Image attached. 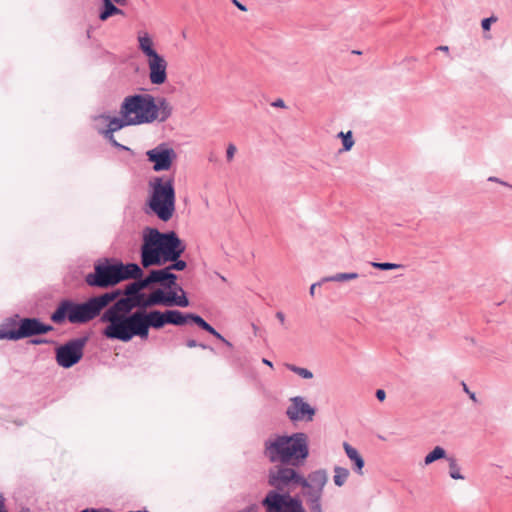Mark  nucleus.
Here are the masks:
<instances>
[{
	"label": "nucleus",
	"mask_w": 512,
	"mask_h": 512,
	"mask_svg": "<svg viewBox=\"0 0 512 512\" xmlns=\"http://www.w3.org/2000/svg\"><path fill=\"white\" fill-rule=\"evenodd\" d=\"M119 271L120 282L134 279L135 281L121 290V298L102 314L101 321L108 323L103 335L109 339L123 342L130 341L134 336L146 337L149 327L160 328V311L149 314L137 311L128 315L134 308H147L160 304V288L146 295L143 290L152 283L160 282V270H153L148 277L141 279L142 269L134 263L116 264Z\"/></svg>",
	"instance_id": "1"
},
{
	"label": "nucleus",
	"mask_w": 512,
	"mask_h": 512,
	"mask_svg": "<svg viewBox=\"0 0 512 512\" xmlns=\"http://www.w3.org/2000/svg\"><path fill=\"white\" fill-rule=\"evenodd\" d=\"M296 468L280 464L269 471L268 484L274 489L261 501L266 512H306L300 496L290 494L294 486L308 487L306 478Z\"/></svg>",
	"instance_id": "2"
},
{
	"label": "nucleus",
	"mask_w": 512,
	"mask_h": 512,
	"mask_svg": "<svg viewBox=\"0 0 512 512\" xmlns=\"http://www.w3.org/2000/svg\"><path fill=\"white\" fill-rule=\"evenodd\" d=\"M309 453V438L304 432L277 434L264 442L263 454L271 463L300 467Z\"/></svg>",
	"instance_id": "3"
},
{
	"label": "nucleus",
	"mask_w": 512,
	"mask_h": 512,
	"mask_svg": "<svg viewBox=\"0 0 512 512\" xmlns=\"http://www.w3.org/2000/svg\"><path fill=\"white\" fill-rule=\"evenodd\" d=\"M121 117L110 119L103 134L116 147L121 145L115 140L113 133L124 126L151 122L157 117V106L151 95H134L125 98L120 111ZM122 148H124L122 146Z\"/></svg>",
	"instance_id": "4"
},
{
	"label": "nucleus",
	"mask_w": 512,
	"mask_h": 512,
	"mask_svg": "<svg viewBox=\"0 0 512 512\" xmlns=\"http://www.w3.org/2000/svg\"><path fill=\"white\" fill-rule=\"evenodd\" d=\"M119 289L90 298L84 303L62 301L52 313L51 320L62 323L66 318L71 323H86L100 315V312L110 303L120 297Z\"/></svg>",
	"instance_id": "5"
},
{
	"label": "nucleus",
	"mask_w": 512,
	"mask_h": 512,
	"mask_svg": "<svg viewBox=\"0 0 512 512\" xmlns=\"http://www.w3.org/2000/svg\"><path fill=\"white\" fill-rule=\"evenodd\" d=\"M177 280L178 276L174 272L162 267V306L182 308L189 306L186 292Z\"/></svg>",
	"instance_id": "6"
},
{
	"label": "nucleus",
	"mask_w": 512,
	"mask_h": 512,
	"mask_svg": "<svg viewBox=\"0 0 512 512\" xmlns=\"http://www.w3.org/2000/svg\"><path fill=\"white\" fill-rule=\"evenodd\" d=\"M53 330L51 325L43 324L37 318H22L17 329L0 331V339L19 340L35 335L46 334Z\"/></svg>",
	"instance_id": "7"
},
{
	"label": "nucleus",
	"mask_w": 512,
	"mask_h": 512,
	"mask_svg": "<svg viewBox=\"0 0 512 512\" xmlns=\"http://www.w3.org/2000/svg\"><path fill=\"white\" fill-rule=\"evenodd\" d=\"M142 265L147 268L160 263V231L145 228L143 231Z\"/></svg>",
	"instance_id": "8"
},
{
	"label": "nucleus",
	"mask_w": 512,
	"mask_h": 512,
	"mask_svg": "<svg viewBox=\"0 0 512 512\" xmlns=\"http://www.w3.org/2000/svg\"><path fill=\"white\" fill-rule=\"evenodd\" d=\"M86 338L73 339L60 346L56 350L57 363L64 368H69L80 361L83 356V349Z\"/></svg>",
	"instance_id": "9"
},
{
	"label": "nucleus",
	"mask_w": 512,
	"mask_h": 512,
	"mask_svg": "<svg viewBox=\"0 0 512 512\" xmlns=\"http://www.w3.org/2000/svg\"><path fill=\"white\" fill-rule=\"evenodd\" d=\"M89 286L106 288L120 282L119 271L116 264H99L95 266L94 273L86 276Z\"/></svg>",
	"instance_id": "10"
},
{
	"label": "nucleus",
	"mask_w": 512,
	"mask_h": 512,
	"mask_svg": "<svg viewBox=\"0 0 512 512\" xmlns=\"http://www.w3.org/2000/svg\"><path fill=\"white\" fill-rule=\"evenodd\" d=\"M186 250L185 242L173 231L162 232V265L165 259H176Z\"/></svg>",
	"instance_id": "11"
},
{
	"label": "nucleus",
	"mask_w": 512,
	"mask_h": 512,
	"mask_svg": "<svg viewBox=\"0 0 512 512\" xmlns=\"http://www.w3.org/2000/svg\"><path fill=\"white\" fill-rule=\"evenodd\" d=\"M139 48L150 57V79L154 84H160V56L153 49V42L147 32L138 34Z\"/></svg>",
	"instance_id": "12"
},
{
	"label": "nucleus",
	"mask_w": 512,
	"mask_h": 512,
	"mask_svg": "<svg viewBox=\"0 0 512 512\" xmlns=\"http://www.w3.org/2000/svg\"><path fill=\"white\" fill-rule=\"evenodd\" d=\"M290 402L286 410V415L292 422H310L313 420L316 409L304 401L303 397L295 396L290 399Z\"/></svg>",
	"instance_id": "13"
},
{
	"label": "nucleus",
	"mask_w": 512,
	"mask_h": 512,
	"mask_svg": "<svg viewBox=\"0 0 512 512\" xmlns=\"http://www.w3.org/2000/svg\"><path fill=\"white\" fill-rule=\"evenodd\" d=\"M175 203L174 178L162 175V222H168L173 217Z\"/></svg>",
	"instance_id": "14"
},
{
	"label": "nucleus",
	"mask_w": 512,
	"mask_h": 512,
	"mask_svg": "<svg viewBox=\"0 0 512 512\" xmlns=\"http://www.w3.org/2000/svg\"><path fill=\"white\" fill-rule=\"evenodd\" d=\"M145 211L153 212L160 217V177H154L149 182V198Z\"/></svg>",
	"instance_id": "15"
},
{
	"label": "nucleus",
	"mask_w": 512,
	"mask_h": 512,
	"mask_svg": "<svg viewBox=\"0 0 512 512\" xmlns=\"http://www.w3.org/2000/svg\"><path fill=\"white\" fill-rule=\"evenodd\" d=\"M189 323V313L167 309L162 311V327L165 325L183 326Z\"/></svg>",
	"instance_id": "16"
},
{
	"label": "nucleus",
	"mask_w": 512,
	"mask_h": 512,
	"mask_svg": "<svg viewBox=\"0 0 512 512\" xmlns=\"http://www.w3.org/2000/svg\"><path fill=\"white\" fill-rule=\"evenodd\" d=\"M343 448L345 450L347 457L352 462L353 471L355 473H357L358 475H363V468L365 465V461H364L363 457L361 456V454L358 452V450L356 448H354L347 442L343 443Z\"/></svg>",
	"instance_id": "17"
},
{
	"label": "nucleus",
	"mask_w": 512,
	"mask_h": 512,
	"mask_svg": "<svg viewBox=\"0 0 512 512\" xmlns=\"http://www.w3.org/2000/svg\"><path fill=\"white\" fill-rule=\"evenodd\" d=\"M327 472L324 469H319L312 471L308 474L306 478L308 487L307 488H317L323 491L326 483H327Z\"/></svg>",
	"instance_id": "18"
},
{
	"label": "nucleus",
	"mask_w": 512,
	"mask_h": 512,
	"mask_svg": "<svg viewBox=\"0 0 512 512\" xmlns=\"http://www.w3.org/2000/svg\"><path fill=\"white\" fill-rule=\"evenodd\" d=\"M177 158V153L169 146L168 143L162 142V171H168L172 167V163Z\"/></svg>",
	"instance_id": "19"
},
{
	"label": "nucleus",
	"mask_w": 512,
	"mask_h": 512,
	"mask_svg": "<svg viewBox=\"0 0 512 512\" xmlns=\"http://www.w3.org/2000/svg\"><path fill=\"white\" fill-rule=\"evenodd\" d=\"M113 0H102L103 9L99 14L101 21H106L108 18L114 15H122L123 11L114 5Z\"/></svg>",
	"instance_id": "20"
},
{
	"label": "nucleus",
	"mask_w": 512,
	"mask_h": 512,
	"mask_svg": "<svg viewBox=\"0 0 512 512\" xmlns=\"http://www.w3.org/2000/svg\"><path fill=\"white\" fill-rule=\"evenodd\" d=\"M303 495L306 497L308 507H316L321 505L323 491L317 488H304Z\"/></svg>",
	"instance_id": "21"
},
{
	"label": "nucleus",
	"mask_w": 512,
	"mask_h": 512,
	"mask_svg": "<svg viewBox=\"0 0 512 512\" xmlns=\"http://www.w3.org/2000/svg\"><path fill=\"white\" fill-rule=\"evenodd\" d=\"M443 458H446V459L448 458L446 456V450L441 446H436L431 452H429L425 456L424 463H425V465H430L433 462L443 459Z\"/></svg>",
	"instance_id": "22"
},
{
	"label": "nucleus",
	"mask_w": 512,
	"mask_h": 512,
	"mask_svg": "<svg viewBox=\"0 0 512 512\" xmlns=\"http://www.w3.org/2000/svg\"><path fill=\"white\" fill-rule=\"evenodd\" d=\"M350 472L347 468L341 466L334 467V476L333 480L336 486L341 487L347 481Z\"/></svg>",
	"instance_id": "23"
},
{
	"label": "nucleus",
	"mask_w": 512,
	"mask_h": 512,
	"mask_svg": "<svg viewBox=\"0 0 512 512\" xmlns=\"http://www.w3.org/2000/svg\"><path fill=\"white\" fill-rule=\"evenodd\" d=\"M358 274L355 272L350 273H336L335 275L324 277V282H343L348 280H354L358 278Z\"/></svg>",
	"instance_id": "24"
},
{
	"label": "nucleus",
	"mask_w": 512,
	"mask_h": 512,
	"mask_svg": "<svg viewBox=\"0 0 512 512\" xmlns=\"http://www.w3.org/2000/svg\"><path fill=\"white\" fill-rule=\"evenodd\" d=\"M447 461L449 463V475L454 480H462L464 476L460 473V467L457 463L455 457H448Z\"/></svg>",
	"instance_id": "25"
},
{
	"label": "nucleus",
	"mask_w": 512,
	"mask_h": 512,
	"mask_svg": "<svg viewBox=\"0 0 512 512\" xmlns=\"http://www.w3.org/2000/svg\"><path fill=\"white\" fill-rule=\"evenodd\" d=\"M170 263L167 266H163L164 268H168L170 271H183L187 268V262L183 259H165V264Z\"/></svg>",
	"instance_id": "26"
},
{
	"label": "nucleus",
	"mask_w": 512,
	"mask_h": 512,
	"mask_svg": "<svg viewBox=\"0 0 512 512\" xmlns=\"http://www.w3.org/2000/svg\"><path fill=\"white\" fill-rule=\"evenodd\" d=\"M286 367L288 370L292 371L293 373L299 375L304 379L313 378V373L307 368L299 367L293 364H286Z\"/></svg>",
	"instance_id": "27"
},
{
	"label": "nucleus",
	"mask_w": 512,
	"mask_h": 512,
	"mask_svg": "<svg viewBox=\"0 0 512 512\" xmlns=\"http://www.w3.org/2000/svg\"><path fill=\"white\" fill-rule=\"evenodd\" d=\"M338 137L342 139L343 151H349L354 145L353 135L351 131L346 133L340 132Z\"/></svg>",
	"instance_id": "28"
},
{
	"label": "nucleus",
	"mask_w": 512,
	"mask_h": 512,
	"mask_svg": "<svg viewBox=\"0 0 512 512\" xmlns=\"http://www.w3.org/2000/svg\"><path fill=\"white\" fill-rule=\"evenodd\" d=\"M149 160L154 162V170L160 171V147H156L147 152Z\"/></svg>",
	"instance_id": "29"
},
{
	"label": "nucleus",
	"mask_w": 512,
	"mask_h": 512,
	"mask_svg": "<svg viewBox=\"0 0 512 512\" xmlns=\"http://www.w3.org/2000/svg\"><path fill=\"white\" fill-rule=\"evenodd\" d=\"M371 265H372V267L379 269V270H383V271L394 270V269H398L401 267V265H399V264L390 263V262H372Z\"/></svg>",
	"instance_id": "30"
},
{
	"label": "nucleus",
	"mask_w": 512,
	"mask_h": 512,
	"mask_svg": "<svg viewBox=\"0 0 512 512\" xmlns=\"http://www.w3.org/2000/svg\"><path fill=\"white\" fill-rule=\"evenodd\" d=\"M172 114V106L167 102L166 99L162 98V122Z\"/></svg>",
	"instance_id": "31"
},
{
	"label": "nucleus",
	"mask_w": 512,
	"mask_h": 512,
	"mask_svg": "<svg viewBox=\"0 0 512 512\" xmlns=\"http://www.w3.org/2000/svg\"><path fill=\"white\" fill-rule=\"evenodd\" d=\"M209 334L213 335L215 338L223 342L228 348H233V344L225 337H223L214 327Z\"/></svg>",
	"instance_id": "32"
},
{
	"label": "nucleus",
	"mask_w": 512,
	"mask_h": 512,
	"mask_svg": "<svg viewBox=\"0 0 512 512\" xmlns=\"http://www.w3.org/2000/svg\"><path fill=\"white\" fill-rule=\"evenodd\" d=\"M496 21H497V18L494 16L484 18L481 22V27L484 31H488V30H490L491 24Z\"/></svg>",
	"instance_id": "33"
},
{
	"label": "nucleus",
	"mask_w": 512,
	"mask_h": 512,
	"mask_svg": "<svg viewBox=\"0 0 512 512\" xmlns=\"http://www.w3.org/2000/svg\"><path fill=\"white\" fill-rule=\"evenodd\" d=\"M205 320L198 314L189 313V323H193L200 327Z\"/></svg>",
	"instance_id": "34"
},
{
	"label": "nucleus",
	"mask_w": 512,
	"mask_h": 512,
	"mask_svg": "<svg viewBox=\"0 0 512 512\" xmlns=\"http://www.w3.org/2000/svg\"><path fill=\"white\" fill-rule=\"evenodd\" d=\"M237 149H236V146L232 143H230L228 146H227V149H226V158H227V161L230 162L232 161L235 153H236Z\"/></svg>",
	"instance_id": "35"
},
{
	"label": "nucleus",
	"mask_w": 512,
	"mask_h": 512,
	"mask_svg": "<svg viewBox=\"0 0 512 512\" xmlns=\"http://www.w3.org/2000/svg\"><path fill=\"white\" fill-rule=\"evenodd\" d=\"M461 385L463 387V391L469 396V398L472 401L477 402L476 394L474 392L470 391V389L468 388L467 384L464 381H462Z\"/></svg>",
	"instance_id": "36"
},
{
	"label": "nucleus",
	"mask_w": 512,
	"mask_h": 512,
	"mask_svg": "<svg viewBox=\"0 0 512 512\" xmlns=\"http://www.w3.org/2000/svg\"><path fill=\"white\" fill-rule=\"evenodd\" d=\"M166 67H167V63L164 60V58L162 57V85H164L166 83V79H167Z\"/></svg>",
	"instance_id": "37"
},
{
	"label": "nucleus",
	"mask_w": 512,
	"mask_h": 512,
	"mask_svg": "<svg viewBox=\"0 0 512 512\" xmlns=\"http://www.w3.org/2000/svg\"><path fill=\"white\" fill-rule=\"evenodd\" d=\"M231 365L235 366V367H243V361L240 357H233L231 359Z\"/></svg>",
	"instance_id": "38"
},
{
	"label": "nucleus",
	"mask_w": 512,
	"mask_h": 512,
	"mask_svg": "<svg viewBox=\"0 0 512 512\" xmlns=\"http://www.w3.org/2000/svg\"><path fill=\"white\" fill-rule=\"evenodd\" d=\"M375 396L379 401H384V399L386 398V393L383 389H378L376 390Z\"/></svg>",
	"instance_id": "39"
},
{
	"label": "nucleus",
	"mask_w": 512,
	"mask_h": 512,
	"mask_svg": "<svg viewBox=\"0 0 512 512\" xmlns=\"http://www.w3.org/2000/svg\"><path fill=\"white\" fill-rule=\"evenodd\" d=\"M176 90L175 86L166 84L164 87H162V93H173Z\"/></svg>",
	"instance_id": "40"
},
{
	"label": "nucleus",
	"mask_w": 512,
	"mask_h": 512,
	"mask_svg": "<svg viewBox=\"0 0 512 512\" xmlns=\"http://www.w3.org/2000/svg\"><path fill=\"white\" fill-rule=\"evenodd\" d=\"M271 105L273 107H277V108H284L285 107V102L282 100V99H276L275 101H273L271 103Z\"/></svg>",
	"instance_id": "41"
},
{
	"label": "nucleus",
	"mask_w": 512,
	"mask_h": 512,
	"mask_svg": "<svg viewBox=\"0 0 512 512\" xmlns=\"http://www.w3.org/2000/svg\"><path fill=\"white\" fill-rule=\"evenodd\" d=\"M322 283H324L323 279L320 282H316L311 285L309 293L312 297L315 295L316 287L321 286Z\"/></svg>",
	"instance_id": "42"
},
{
	"label": "nucleus",
	"mask_w": 512,
	"mask_h": 512,
	"mask_svg": "<svg viewBox=\"0 0 512 512\" xmlns=\"http://www.w3.org/2000/svg\"><path fill=\"white\" fill-rule=\"evenodd\" d=\"M199 328H201L202 330H204V331H206V332H208V333H210V332H211V330H213V327H212L208 322H206V321H204V322L200 325V327H199Z\"/></svg>",
	"instance_id": "43"
},
{
	"label": "nucleus",
	"mask_w": 512,
	"mask_h": 512,
	"mask_svg": "<svg viewBox=\"0 0 512 512\" xmlns=\"http://www.w3.org/2000/svg\"><path fill=\"white\" fill-rule=\"evenodd\" d=\"M186 346L189 347V348H194V347H198V342L194 339H188L186 341Z\"/></svg>",
	"instance_id": "44"
},
{
	"label": "nucleus",
	"mask_w": 512,
	"mask_h": 512,
	"mask_svg": "<svg viewBox=\"0 0 512 512\" xmlns=\"http://www.w3.org/2000/svg\"><path fill=\"white\" fill-rule=\"evenodd\" d=\"M488 181L497 182V183H500L502 185L508 186V184L506 182H503L499 178L494 177V176L489 177ZM509 187H511V186L509 185Z\"/></svg>",
	"instance_id": "45"
},
{
	"label": "nucleus",
	"mask_w": 512,
	"mask_h": 512,
	"mask_svg": "<svg viewBox=\"0 0 512 512\" xmlns=\"http://www.w3.org/2000/svg\"><path fill=\"white\" fill-rule=\"evenodd\" d=\"M233 4L238 7L242 11H247L246 6H244L242 3H240L238 0H232Z\"/></svg>",
	"instance_id": "46"
},
{
	"label": "nucleus",
	"mask_w": 512,
	"mask_h": 512,
	"mask_svg": "<svg viewBox=\"0 0 512 512\" xmlns=\"http://www.w3.org/2000/svg\"><path fill=\"white\" fill-rule=\"evenodd\" d=\"M276 318L281 322V324H284V322H285V315H284L283 312L278 311L276 313Z\"/></svg>",
	"instance_id": "47"
},
{
	"label": "nucleus",
	"mask_w": 512,
	"mask_h": 512,
	"mask_svg": "<svg viewBox=\"0 0 512 512\" xmlns=\"http://www.w3.org/2000/svg\"><path fill=\"white\" fill-rule=\"evenodd\" d=\"M198 347H201L202 349H208L210 350L211 352H215L214 348L209 346V345H206V344H203V343H198Z\"/></svg>",
	"instance_id": "48"
},
{
	"label": "nucleus",
	"mask_w": 512,
	"mask_h": 512,
	"mask_svg": "<svg viewBox=\"0 0 512 512\" xmlns=\"http://www.w3.org/2000/svg\"><path fill=\"white\" fill-rule=\"evenodd\" d=\"M310 512H323L322 505L316 507H310Z\"/></svg>",
	"instance_id": "49"
},
{
	"label": "nucleus",
	"mask_w": 512,
	"mask_h": 512,
	"mask_svg": "<svg viewBox=\"0 0 512 512\" xmlns=\"http://www.w3.org/2000/svg\"><path fill=\"white\" fill-rule=\"evenodd\" d=\"M80 512H105V511H102V510H99V509H94V508H87V509H84ZM106 512H109V511H106Z\"/></svg>",
	"instance_id": "50"
},
{
	"label": "nucleus",
	"mask_w": 512,
	"mask_h": 512,
	"mask_svg": "<svg viewBox=\"0 0 512 512\" xmlns=\"http://www.w3.org/2000/svg\"><path fill=\"white\" fill-rule=\"evenodd\" d=\"M262 363L267 365V366H269V367H271V368H273V363L270 360L266 359V358L262 359Z\"/></svg>",
	"instance_id": "51"
},
{
	"label": "nucleus",
	"mask_w": 512,
	"mask_h": 512,
	"mask_svg": "<svg viewBox=\"0 0 512 512\" xmlns=\"http://www.w3.org/2000/svg\"><path fill=\"white\" fill-rule=\"evenodd\" d=\"M118 5H125L127 3V0H113Z\"/></svg>",
	"instance_id": "52"
},
{
	"label": "nucleus",
	"mask_w": 512,
	"mask_h": 512,
	"mask_svg": "<svg viewBox=\"0 0 512 512\" xmlns=\"http://www.w3.org/2000/svg\"><path fill=\"white\" fill-rule=\"evenodd\" d=\"M437 49L440 51L448 52L449 47L448 46H439Z\"/></svg>",
	"instance_id": "53"
},
{
	"label": "nucleus",
	"mask_w": 512,
	"mask_h": 512,
	"mask_svg": "<svg viewBox=\"0 0 512 512\" xmlns=\"http://www.w3.org/2000/svg\"><path fill=\"white\" fill-rule=\"evenodd\" d=\"M3 507H4V500L2 498V496H0V512H3Z\"/></svg>",
	"instance_id": "54"
},
{
	"label": "nucleus",
	"mask_w": 512,
	"mask_h": 512,
	"mask_svg": "<svg viewBox=\"0 0 512 512\" xmlns=\"http://www.w3.org/2000/svg\"><path fill=\"white\" fill-rule=\"evenodd\" d=\"M41 342H42V341H39V340H33V341H32V343H34V344H39V343H41Z\"/></svg>",
	"instance_id": "55"
},
{
	"label": "nucleus",
	"mask_w": 512,
	"mask_h": 512,
	"mask_svg": "<svg viewBox=\"0 0 512 512\" xmlns=\"http://www.w3.org/2000/svg\"><path fill=\"white\" fill-rule=\"evenodd\" d=\"M209 161H214V156L212 154L209 156Z\"/></svg>",
	"instance_id": "56"
}]
</instances>
